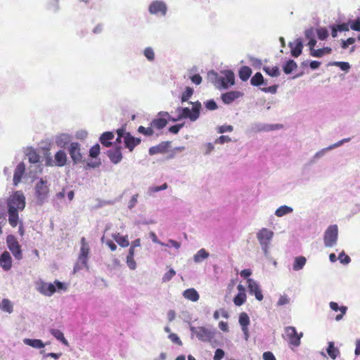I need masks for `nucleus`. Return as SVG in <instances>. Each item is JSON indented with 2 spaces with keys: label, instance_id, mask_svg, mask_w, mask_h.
Returning <instances> with one entry per match:
<instances>
[{
  "label": "nucleus",
  "instance_id": "f257e3e1",
  "mask_svg": "<svg viewBox=\"0 0 360 360\" xmlns=\"http://www.w3.org/2000/svg\"><path fill=\"white\" fill-rule=\"evenodd\" d=\"M192 105L191 109L189 108L179 107L176 112L178 114L177 117H172L167 112L161 111L158 112V117L154 119L151 123V127L158 129H163L167 124V120L176 122L181 119H189L191 122L196 121L200 117V112L202 109L201 103L199 101L190 102Z\"/></svg>",
  "mask_w": 360,
  "mask_h": 360
},
{
  "label": "nucleus",
  "instance_id": "f03ea898",
  "mask_svg": "<svg viewBox=\"0 0 360 360\" xmlns=\"http://www.w3.org/2000/svg\"><path fill=\"white\" fill-rule=\"evenodd\" d=\"M25 207V197L20 191L14 192L7 199L8 213V222L11 226L15 227L18 222V212L22 211Z\"/></svg>",
  "mask_w": 360,
  "mask_h": 360
},
{
  "label": "nucleus",
  "instance_id": "7ed1b4c3",
  "mask_svg": "<svg viewBox=\"0 0 360 360\" xmlns=\"http://www.w3.org/2000/svg\"><path fill=\"white\" fill-rule=\"evenodd\" d=\"M208 79L212 82L217 89H228L234 84V74L231 70H224L218 74L214 71L208 72Z\"/></svg>",
  "mask_w": 360,
  "mask_h": 360
},
{
  "label": "nucleus",
  "instance_id": "20e7f679",
  "mask_svg": "<svg viewBox=\"0 0 360 360\" xmlns=\"http://www.w3.org/2000/svg\"><path fill=\"white\" fill-rule=\"evenodd\" d=\"M36 182L34 186L35 202L38 205H42L48 201L50 191V184L45 178H35Z\"/></svg>",
  "mask_w": 360,
  "mask_h": 360
},
{
  "label": "nucleus",
  "instance_id": "39448f33",
  "mask_svg": "<svg viewBox=\"0 0 360 360\" xmlns=\"http://www.w3.org/2000/svg\"><path fill=\"white\" fill-rule=\"evenodd\" d=\"M190 330L192 335H195L196 338L204 342H210L212 345L216 343V335L218 334L217 330L212 326H191Z\"/></svg>",
  "mask_w": 360,
  "mask_h": 360
},
{
  "label": "nucleus",
  "instance_id": "423d86ee",
  "mask_svg": "<svg viewBox=\"0 0 360 360\" xmlns=\"http://www.w3.org/2000/svg\"><path fill=\"white\" fill-rule=\"evenodd\" d=\"M37 290L41 294L50 297L53 295L57 290H63L65 291L67 290V287L65 283L56 281L53 283H46L43 281H40L36 284Z\"/></svg>",
  "mask_w": 360,
  "mask_h": 360
},
{
  "label": "nucleus",
  "instance_id": "0eeeda50",
  "mask_svg": "<svg viewBox=\"0 0 360 360\" xmlns=\"http://www.w3.org/2000/svg\"><path fill=\"white\" fill-rule=\"evenodd\" d=\"M274 235V232L266 228L261 229L256 235L261 249L266 257L269 256V249Z\"/></svg>",
  "mask_w": 360,
  "mask_h": 360
},
{
  "label": "nucleus",
  "instance_id": "6e6552de",
  "mask_svg": "<svg viewBox=\"0 0 360 360\" xmlns=\"http://www.w3.org/2000/svg\"><path fill=\"white\" fill-rule=\"evenodd\" d=\"M338 239V227L336 224L329 226L323 234V243L326 248L334 247Z\"/></svg>",
  "mask_w": 360,
  "mask_h": 360
},
{
  "label": "nucleus",
  "instance_id": "1a4fd4ad",
  "mask_svg": "<svg viewBox=\"0 0 360 360\" xmlns=\"http://www.w3.org/2000/svg\"><path fill=\"white\" fill-rule=\"evenodd\" d=\"M24 153L25 155L27 157L29 162L32 165H31L30 167V174H31L33 172V167H35L36 169H38L35 171L36 174L38 172L41 173L42 171V167L41 165L39 164L40 162V156L37 152V150L32 147H27L26 148L24 149Z\"/></svg>",
  "mask_w": 360,
  "mask_h": 360
},
{
  "label": "nucleus",
  "instance_id": "9d476101",
  "mask_svg": "<svg viewBox=\"0 0 360 360\" xmlns=\"http://www.w3.org/2000/svg\"><path fill=\"white\" fill-rule=\"evenodd\" d=\"M6 244L15 259L20 260L22 259L23 255L21 247L14 236L9 235L7 236Z\"/></svg>",
  "mask_w": 360,
  "mask_h": 360
},
{
  "label": "nucleus",
  "instance_id": "9b49d317",
  "mask_svg": "<svg viewBox=\"0 0 360 360\" xmlns=\"http://www.w3.org/2000/svg\"><path fill=\"white\" fill-rule=\"evenodd\" d=\"M148 12L151 15L165 16L167 12V6L162 1H153L148 6Z\"/></svg>",
  "mask_w": 360,
  "mask_h": 360
},
{
  "label": "nucleus",
  "instance_id": "f8f14e48",
  "mask_svg": "<svg viewBox=\"0 0 360 360\" xmlns=\"http://www.w3.org/2000/svg\"><path fill=\"white\" fill-rule=\"evenodd\" d=\"M285 333L291 345L295 347H298L300 345V339L303 335L302 333L298 334L295 327L288 326L285 328Z\"/></svg>",
  "mask_w": 360,
  "mask_h": 360
},
{
  "label": "nucleus",
  "instance_id": "ddd939ff",
  "mask_svg": "<svg viewBox=\"0 0 360 360\" xmlns=\"http://www.w3.org/2000/svg\"><path fill=\"white\" fill-rule=\"evenodd\" d=\"M68 152L74 164H77L82 160L83 157L81 153L79 143L77 142L71 143L68 148Z\"/></svg>",
  "mask_w": 360,
  "mask_h": 360
},
{
  "label": "nucleus",
  "instance_id": "4468645a",
  "mask_svg": "<svg viewBox=\"0 0 360 360\" xmlns=\"http://www.w3.org/2000/svg\"><path fill=\"white\" fill-rule=\"evenodd\" d=\"M247 284L249 292L255 295L257 300L262 301L264 297L259 283L252 278H248Z\"/></svg>",
  "mask_w": 360,
  "mask_h": 360
},
{
  "label": "nucleus",
  "instance_id": "2eb2a0df",
  "mask_svg": "<svg viewBox=\"0 0 360 360\" xmlns=\"http://www.w3.org/2000/svg\"><path fill=\"white\" fill-rule=\"evenodd\" d=\"M67 162V155L65 151L60 150H58L54 156V160H52L51 158L47 159L46 165L49 166H58L63 167L66 165Z\"/></svg>",
  "mask_w": 360,
  "mask_h": 360
},
{
  "label": "nucleus",
  "instance_id": "dca6fc26",
  "mask_svg": "<svg viewBox=\"0 0 360 360\" xmlns=\"http://www.w3.org/2000/svg\"><path fill=\"white\" fill-rule=\"evenodd\" d=\"M278 124H268L259 122L251 124L250 130L251 132L269 131L279 129Z\"/></svg>",
  "mask_w": 360,
  "mask_h": 360
},
{
  "label": "nucleus",
  "instance_id": "f3484780",
  "mask_svg": "<svg viewBox=\"0 0 360 360\" xmlns=\"http://www.w3.org/2000/svg\"><path fill=\"white\" fill-rule=\"evenodd\" d=\"M291 55L293 57H298L302 54L303 49V41L302 38L296 39L293 42H290L288 44Z\"/></svg>",
  "mask_w": 360,
  "mask_h": 360
},
{
  "label": "nucleus",
  "instance_id": "a211bd4d",
  "mask_svg": "<svg viewBox=\"0 0 360 360\" xmlns=\"http://www.w3.org/2000/svg\"><path fill=\"white\" fill-rule=\"evenodd\" d=\"M25 173V165L23 162H20L15 167L13 174V182L14 186H18L22 181Z\"/></svg>",
  "mask_w": 360,
  "mask_h": 360
},
{
  "label": "nucleus",
  "instance_id": "6ab92c4d",
  "mask_svg": "<svg viewBox=\"0 0 360 360\" xmlns=\"http://www.w3.org/2000/svg\"><path fill=\"white\" fill-rule=\"evenodd\" d=\"M0 266L6 271H8L11 269L12 258L8 252L4 251L0 255Z\"/></svg>",
  "mask_w": 360,
  "mask_h": 360
},
{
  "label": "nucleus",
  "instance_id": "aec40b11",
  "mask_svg": "<svg viewBox=\"0 0 360 360\" xmlns=\"http://www.w3.org/2000/svg\"><path fill=\"white\" fill-rule=\"evenodd\" d=\"M125 147L132 151L134 148L141 143V139L133 136L130 133L125 134L124 141H123Z\"/></svg>",
  "mask_w": 360,
  "mask_h": 360
},
{
  "label": "nucleus",
  "instance_id": "412c9836",
  "mask_svg": "<svg viewBox=\"0 0 360 360\" xmlns=\"http://www.w3.org/2000/svg\"><path fill=\"white\" fill-rule=\"evenodd\" d=\"M107 155L110 161L114 164L119 163L122 159V155L120 147L108 150Z\"/></svg>",
  "mask_w": 360,
  "mask_h": 360
},
{
  "label": "nucleus",
  "instance_id": "4be33fe9",
  "mask_svg": "<svg viewBox=\"0 0 360 360\" xmlns=\"http://www.w3.org/2000/svg\"><path fill=\"white\" fill-rule=\"evenodd\" d=\"M330 308L335 311H340V314L335 316V321H340L343 319L344 315L347 313V307L346 306L339 307L338 304L335 302L329 303Z\"/></svg>",
  "mask_w": 360,
  "mask_h": 360
},
{
  "label": "nucleus",
  "instance_id": "5701e85b",
  "mask_svg": "<svg viewBox=\"0 0 360 360\" xmlns=\"http://www.w3.org/2000/svg\"><path fill=\"white\" fill-rule=\"evenodd\" d=\"M241 96H242V94L240 91H229L225 94H223L221 95V99L224 103L230 104L233 101H235L236 98L240 97Z\"/></svg>",
  "mask_w": 360,
  "mask_h": 360
},
{
  "label": "nucleus",
  "instance_id": "b1692460",
  "mask_svg": "<svg viewBox=\"0 0 360 360\" xmlns=\"http://www.w3.org/2000/svg\"><path fill=\"white\" fill-rule=\"evenodd\" d=\"M169 146V142L165 141L149 148V154L153 155L158 153H165Z\"/></svg>",
  "mask_w": 360,
  "mask_h": 360
},
{
  "label": "nucleus",
  "instance_id": "393cba45",
  "mask_svg": "<svg viewBox=\"0 0 360 360\" xmlns=\"http://www.w3.org/2000/svg\"><path fill=\"white\" fill-rule=\"evenodd\" d=\"M71 141V136L68 134H60L56 136L55 142L60 148H65Z\"/></svg>",
  "mask_w": 360,
  "mask_h": 360
},
{
  "label": "nucleus",
  "instance_id": "a878e982",
  "mask_svg": "<svg viewBox=\"0 0 360 360\" xmlns=\"http://www.w3.org/2000/svg\"><path fill=\"white\" fill-rule=\"evenodd\" d=\"M23 343L26 345L30 346L34 349H42L45 347L46 344L39 339H23Z\"/></svg>",
  "mask_w": 360,
  "mask_h": 360
},
{
  "label": "nucleus",
  "instance_id": "bb28decb",
  "mask_svg": "<svg viewBox=\"0 0 360 360\" xmlns=\"http://www.w3.org/2000/svg\"><path fill=\"white\" fill-rule=\"evenodd\" d=\"M183 296L192 302H197L199 298V294L197 290L194 288H188L184 291Z\"/></svg>",
  "mask_w": 360,
  "mask_h": 360
},
{
  "label": "nucleus",
  "instance_id": "cd10ccee",
  "mask_svg": "<svg viewBox=\"0 0 360 360\" xmlns=\"http://www.w3.org/2000/svg\"><path fill=\"white\" fill-rule=\"evenodd\" d=\"M333 150V147L329 146L328 147L322 148L321 150L317 151L310 159V164H315L318 162L319 160L322 158L328 151Z\"/></svg>",
  "mask_w": 360,
  "mask_h": 360
},
{
  "label": "nucleus",
  "instance_id": "c85d7f7f",
  "mask_svg": "<svg viewBox=\"0 0 360 360\" xmlns=\"http://www.w3.org/2000/svg\"><path fill=\"white\" fill-rule=\"evenodd\" d=\"M88 259H89V257H86L79 256L77 262H76V264L74 266L73 272L76 273L84 268H86L88 269H89V266L87 264Z\"/></svg>",
  "mask_w": 360,
  "mask_h": 360
},
{
  "label": "nucleus",
  "instance_id": "c756f323",
  "mask_svg": "<svg viewBox=\"0 0 360 360\" xmlns=\"http://www.w3.org/2000/svg\"><path fill=\"white\" fill-rule=\"evenodd\" d=\"M210 256L209 252L204 248L199 250L194 255H193V261L198 264L201 263L205 259H207Z\"/></svg>",
  "mask_w": 360,
  "mask_h": 360
},
{
  "label": "nucleus",
  "instance_id": "7c9ffc66",
  "mask_svg": "<svg viewBox=\"0 0 360 360\" xmlns=\"http://www.w3.org/2000/svg\"><path fill=\"white\" fill-rule=\"evenodd\" d=\"M114 139V134L111 131H106L102 134L99 140L100 142L105 146L109 147L111 146V141Z\"/></svg>",
  "mask_w": 360,
  "mask_h": 360
},
{
  "label": "nucleus",
  "instance_id": "2f4dec72",
  "mask_svg": "<svg viewBox=\"0 0 360 360\" xmlns=\"http://www.w3.org/2000/svg\"><path fill=\"white\" fill-rule=\"evenodd\" d=\"M307 259L303 256L296 257L292 264V269L294 271H300L302 269L306 264Z\"/></svg>",
  "mask_w": 360,
  "mask_h": 360
},
{
  "label": "nucleus",
  "instance_id": "473e14b6",
  "mask_svg": "<svg viewBox=\"0 0 360 360\" xmlns=\"http://www.w3.org/2000/svg\"><path fill=\"white\" fill-rule=\"evenodd\" d=\"M112 238L122 248L129 246L128 236H121L120 233H113Z\"/></svg>",
  "mask_w": 360,
  "mask_h": 360
},
{
  "label": "nucleus",
  "instance_id": "72a5a7b5",
  "mask_svg": "<svg viewBox=\"0 0 360 360\" xmlns=\"http://www.w3.org/2000/svg\"><path fill=\"white\" fill-rule=\"evenodd\" d=\"M49 332L56 340L62 342L64 345L68 346V340L65 338L63 333L60 330L51 328Z\"/></svg>",
  "mask_w": 360,
  "mask_h": 360
},
{
  "label": "nucleus",
  "instance_id": "f704fd0d",
  "mask_svg": "<svg viewBox=\"0 0 360 360\" xmlns=\"http://www.w3.org/2000/svg\"><path fill=\"white\" fill-rule=\"evenodd\" d=\"M332 51L330 47H324L319 49H311V53L310 55L316 58H321L324 55L329 54Z\"/></svg>",
  "mask_w": 360,
  "mask_h": 360
},
{
  "label": "nucleus",
  "instance_id": "c9c22d12",
  "mask_svg": "<svg viewBox=\"0 0 360 360\" xmlns=\"http://www.w3.org/2000/svg\"><path fill=\"white\" fill-rule=\"evenodd\" d=\"M80 243H81V248H80L79 256L89 257L90 249H89V244L86 241L85 238H84V237L82 238Z\"/></svg>",
  "mask_w": 360,
  "mask_h": 360
},
{
  "label": "nucleus",
  "instance_id": "e433bc0d",
  "mask_svg": "<svg viewBox=\"0 0 360 360\" xmlns=\"http://www.w3.org/2000/svg\"><path fill=\"white\" fill-rule=\"evenodd\" d=\"M250 83L252 86H258L262 84L266 85V82L264 81L262 75L260 72H257L250 79Z\"/></svg>",
  "mask_w": 360,
  "mask_h": 360
},
{
  "label": "nucleus",
  "instance_id": "4c0bfd02",
  "mask_svg": "<svg viewBox=\"0 0 360 360\" xmlns=\"http://www.w3.org/2000/svg\"><path fill=\"white\" fill-rule=\"evenodd\" d=\"M292 212L293 209L291 207L288 205H282L276 209L275 214L278 217H281L288 214L292 213Z\"/></svg>",
  "mask_w": 360,
  "mask_h": 360
},
{
  "label": "nucleus",
  "instance_id": "58836bf2",
  "mask_svg": "<svg viewBox=\"0 0 360 360\" xmlns=\"http://www.w3.org/2000/svg\"><path fill=\"white\" fill-rule=\"evenodd\" d=\"M328 354L333 359H335L340 355L339 349L334 346L333 342L328 343V347L326 349Z\"/></svg>",
  "mask_w": 360,
  "mask_h": 360
},
{
  "label": "nucleus",
  "instance_id": "ea45409f",
  "mask_svg": "<svg viewBox=\"0 0 360 360\" xmlns=\"http://www.w3.org/2000/svg\"><path fill=\"white\" fill-rule=\"evenodd\" d=\"M0 309L8 314H11L13 311L12 302L8 299H4L1 302Z\"/></svg>",
  "mask_w": 360,
  "mask_h": 360
},
{
  "label": "nucleus",
  "instance_id": "a19ab883",
  "mask_svg": "<svg viewBox=\"0 0 360 360\" xmlns=\"http://www.w3.org/2000/svg\"><path fill=\"white\" fill-rule=\"evenodd\" d=\"M297 68V63L293 60H288L283 66V71L285 74H290Z\"/></svg>",
  "mask_w": 360,
  "mask_h": 360
},
{
  "label": "nucleus",
  "instance_id": "79ce46f5",
  "mask_svg": "<svg viewBox=\"0 0 360 360\" xmlns=\"http://www.w3.org/2000/svg\"><path fill=\"white\" fill-rule=\"evenodd\" d=\"M252 74L251 69L248 66H243L239 70V77L242 81H247Z\"/></svg>",
  "mask_w": 360,
  "mask_h": 360
},
{
  "label": "nucleus",
  "instance_id": "37998d69",
  "mask_svg": "<svg viewBox=\"0 0 360 360\" xmlns=\"http://www.w3.org/2000/svg\"><path fill=\"white\" fill-rule=\"evenodd\" d=\"M246 293L238 292L233 298V303L236 306H241L246 301Z\"/></svg>",
  "mask_w": 360,
  "mask_h": 360
},
{
  "label": "nucleus",
  "instance_id": "c03bdc74",
  "mask_svg": "<svg viewBox=\"0 0 360 360\" xmlns=\"http://www.w3.org/2000/svg\"><path fill=\"white\" fill-rule=\"evenodd\" d=\"M143 56L149 62H153L155 60V52L152 47L148 46L143 51Z\"/></svg>",
  "mask_w": 360,
  "mask_h": 360
},
{
  "label": "nucleus",
  "instance_id": "a18cd8bd",
  "mask_svg": "<svg viewBox=\"0 0 360 360\" xmlns=\"http://www.w3.org/2000/svg\"><path fill=\"white\" fill-rule=\"evenodd\" d=\"M167 188V184L166 183L159 186H150L147 191V195L149 196H153L155 193L165 190Z\"/></svg>",
  "mask_w": 360,
  "mask_h": 360
},
{
  "label": "nucleus",
  "instance_id": "49530a36",
  "mask_svg": "<svg viewBox=\"0 0 360 360\" xmlns=\"http://www.w3.org/2000/svg\"><path fill=\"white\" fill-rule=\"evenodd\" d=\"M239 323L241 328H248L250 324V318L245 312H242L239 316Z\"/></svg>",
  "mask_w": 360,
  "mask_h": 360
},
{
  "label": "nucleus",
  "instance_id": "de8ad7c7",
  "mask_svg": "<svg viewBox=\"0 0 360 360\" xmlns=\"http://www.w3.org/2000/svg\"><path fill=\"white\" fill-rule=\"evenodd\" d=\"M263 70L265 72L271 77H278L280 75L279 69L276 66L271 68L269 67H264Z\"/></svg>",
  "mask_w": 360,
  "mask_h": 360
},
{
  "label": "nucleus",
  "instance_id": "09e8293b",
  "mask_svg": "<svg viewBox=\"0 0 360 360\" xmlns=\"http://www.w3.org/2000/svg\"><path fill=\"white\" fill-rule=\"evenodd\" d=\"M330 65L339 67L342 70L348 71L350 68V65L347 62L335 61L329 64Z\"/></svg>",
  "mask_w": 360,
  "mask_h": 360
},
{
  "label": "nucleus",
  "instance_id": "8fccbe9b",
  "mask_svg": "<svg viewBox=\"0 0 360 360\" xmlns=\"http://www.w3.org/2000/svg\"><path fill=\"white\" fill-rule=\"evenodd\" d=\"M318 37L321 40H324L328 37V31L325 27H320L316 30Z\"/></svg>",
  "mask_w": 360,
  "mask_h": 360
},
{
  "label": "nucleus",
  "instance_id": "3c124183",
  "mask_svg": "<svg viewBox=\"0 0 360 360\" xmlns=\"http://www.w3.org/2000/svg\"><path fill=\"white\" fill-rule=\"evenodd\" d=\"M176 274V271L173 269H170L167 272H166L162 278V283L169 282Z\"/></svg>",
  "mask_w": 360,
  "mask_h": 360
},
{
  "label": "nucleus",
  "instance_id": "603ef678",
  "mask_svg": "<svg viewBox=\"0 0 360 360\" xmlns=\"http://www.w3.org/2000/svg\"><path fill=\"white\" fill-rule=\"evenodd\" d=\"M193 89L191 87H186L185 91L183 92L181 96V101L185 102L187 101L189 98L193 95Z\"/></svg>",
  "mask_w": 360,
  "mask_h": 360
},
{
  "label": "nucleus",
  "instance_id": "864d4df0",
  "mask_svg": "<svg viewBox=\"0 0 360 360\" xmlns=\"http://www.w3.org/2000/svg\"><path fill=\"white\" fill-rule=\"evenodd\" d=\"M126 262L128 266V267L131 269L134 270L136 268V262L134 260V256H127Z\"/></svg>",
  "mask_w": 360,
  "mask_h": 360
},
{
  "label": "nucleus",
  "instance_id": "5fc2aeb1",
  "mask_svg": "<svg viewBox=\"0 0 360 360\" xmlns=\"http://www.w3.org/2000/svg\"><path fill=\"white\" fill-rule=\"evenodd\" d=\"M138 131L141 134L146 135V136H152L154 134V131L151 127L146 128L143 126H140L138 128Z\"/></svg>",
  "mask_w": 360,
  "mask_h": 360
},
{
  "label": "nucleus",
  "instance_id": "6e6d98bb",
  "mask_svg": "<svg viewBox=\"0 0 360 360\" xmlns=\"http://www.w3.org/2000/svg\"><path fill=\"white\" fill-rule=\"evenodd\" d=\"M100 153V146L99 144H96L94 145V146H92L91 148H90V150H89V155L91 157V158H96Z\"/></svg>",
  "mask_w": 360,
  "mask_h": 360
},
{
  "label": "nucleus",
  "instance_id": "4d7b16f0",
  "mask_svg": "<svg viewBox=\"0 0 360 360\" xmlns=\"http://www.w3.org/2000/svg\"><path fill=\"white\" fill-rule=\"evenodd\" d=\"M338 259H339L340 263H342L343 264H347L351 261L350 257L349 256H347V255H345L344 251H342V252L340 253Z\"/></svg>",
  "mask_w": 360,
  "mask_h": 360
},
{
  "label": "nucleus",
  "instance_id": "13d9d810",
  "mask_svg": "<svg viewBox=\"0 0 360 360\" xmlns=\"http://www.w3.org/2000/svg\"><path fill=\"white\" fill-rule=\"evenodd\" d=\"M233 130V127L231 125H222L217 128V131L219 134H224L225 132H231Z\"/></svg>",
  "mask_w": 360,
  "mask_h": 360
},
{
  "label": "nucleus",
  "instance_id": "bf43d9fd",
  "mask_svg": "<svg viewBox=\"0 0 360 360\" xmlns=\"http://www.w3.org/2000/svg\"><path fill=\"white\" fill-rule=\"evenodd\" d=\"M316 31L313 27L307 29L304 31V36L307 39H311L315 38Z\"/></svg>",
  "mask_w": 360,
  "mask_h": 360
},
{
  "label": "nucleus",
  "instance_id": "052dcab7",
  "mask_svg": "<svg viewBox=\"0 0 360 360\" xmlns=\"http://www.w3.org/2000/svg\"><path fill=\"white\" fill-rule=\"evenodd\" d=\"M289 303H290L289 297L286 295H283L279 297V299L277 302V305L278 306H283V305L288 304Z\"/></svg>",
  "mask_w": 360,
  "mask_h": 360
},
{
  "label": "nucleus",
  "instance_id": "680f3d73",
  "mask_svg": "<svg viewBox=\"0 0 360 360\" xmlns=\"http://www.w3.org/2000/svg\"><path fill=\"white\" fill-rule=\"evenodd\" d=\"M205 108L209 110H214L217 108V105L214 100H209L205 102Z\"/></svg>",
  "mask_w": 360,
  "mask_h": 360
},
{
  "label": "nucleus",
  "instance_id": "e2e57ef3",
  "mask_svg": "<svg viewBox=\"0 0 360 360\" xmlns=\"http://www.w3.org/2000/svg\"><path fill=\"white\" fill-rule=\"evenodd\" d=\"M349 27L352 30L354 31H360V19L358 18L355 20L351 21L349 23Z\"/></svg>",
  "mask_w": 360,
  "mask_h": 360
},
{
  "label": "nucleus",
  "instance_id": "0e129e2a",
  "mask_svg": "<svg viewBox=\"0 0 360 360\" xmlns=\"http://www.w3.org/2000/svg\"><path fill=\"white\" fill-rule=\"evenodd\" d=\"M150 238L152 241L155 243L159 244L161 246H169V244H165V243L161 242L157 237L156 234L154 232L150 233Z\"/></svg>",
  "mask_w": 360,
  "mask_h": 360
},
{
  "label": "nucleus",
  "instance_id": "69168bd1",
  "mask_svg": "<svg viewBox=\"0 0 360 360\" xmlns=\"http://www.w3.org/2000/svg\"><path fill=\"white\" fill-rule=\"evenodd\" d=\"M224 356V352L221 349H217L214 352L213 360H221Z\"/></svg>",
  "mask_w": 360,
  "mask_h": 360
},
{
  "label": "nucleus",
  "instance_id": "338daca9",
  "mask_svg": "<svg viewBox=\"0 0 360 360\" xmlns=\"http://www.w3.org/2000/svg\"><path fill=\"white\" fill-rule=\"evenodd\" d=\"M169 338L171 340L172 342H173L174 343H176L179 345H182V342L181 340H180V338H179V336L175 334V333H171L169 335Z\"/></svg>",
  "mask_w": 360,
  "mask_h": 360
},
{
  "label": "nucleus",
  "instance_id": "774afa93",
  "mask_svg": "<svg viewBox=\"0 0 360 360\" xmlns=\"http://www.w3.org/2000/svg\"><path fill=\"white\" fill-rule=\"evenodd\" d=\"M262 356L264 360H276L275 356L271 352H264Z\"/></svg>",
  "mask_w": 360,
  "mask_h": 360
}]
</instances>
